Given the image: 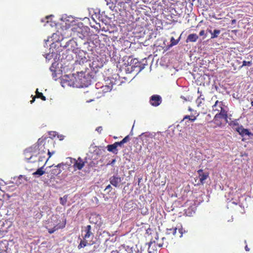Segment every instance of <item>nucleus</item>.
Segmentation results:
<instances>
[{"mask_svg":"<svg viewBox=\"0 0 253 253\" xmlns=\"http://www.w3.org/2000/svg\"><path fill=\"white\" fill-rule=\"evenodd\" d=\"M89 54L84 50H80L77 55L75 62V68L77 70L83 69H88L90 67V59Z\"/></svg>","mask_w":253,"mask_h":253,"instance_id":"obj_3","label":"nucleus"},{"mask_svg":"<svg viewBox=\"0 0 253 253\" xmlns=\"http://www.w3.org/2000/svg\"><path fill=\"white\" fill-rule=\"evenodd\" d=\"M178 40H175L173 37H171L170 39V45H176L178 43Z\"/></svg>","mask_w":253,"mask_h":253,"instance_id":"obj_33","label":"nucleus"},{"mask_svg":"<svg viewBox=\"0 0 253 253\" xmlns=\"http://www.w3.org/2000/svg\"><path fill=\"white\" fill-rule=\"evenodd\" d=\"M195 207H190L185 210V213L188 216H191L193 213L195 212Z\"/></svg>","mask_w":253,"mask_h":253,"instance_id":"obj_22","label":"nucleus"},{"mask_svg":"<svg viewBox=\"0 0 253 253\" xmlns=\"http://www.w3.org/2000/svg\"><path fill=\"white\" fill-rule=\"evenodd\" d=\"M110 183L115 187H118L121 182V178L117 176H112L109 178Z\"/></svg>","mask_w":253,"mask_h":253,"instance_id":"obj_12","label":"nucleus"},{"mask_svg":"<svg viewBox=\"0 0 253 253\" xmlns=\"http://www.w3.org/2000/svg\"><path fill=\"white\" fill-rule=\"evenodd\" d=\"M252 65V62L251 61H243L242 65L240 67V68L243 67V66H251Z\"/></svg>","mask_w":253,"mask_h":253,"instance_id":"obj_32","label":"nucleus"},{"mask_svg":"<svg viewBox=\"0 0 253 253\" xmlns=\"http://www.w3.org/2000/svg\"><path fill=\"white\" fill-rule=\"evenodd\" d=\"M65 166L64 163H60L58 164L57 166L53 167V168L51 170L50 173L52 176L58 175L60 174L62 172V170L61 169V167Z\"/></svg>","mask_w":253,"mask_h":253,"instance_id":"obj_13","label":"nucleus"},{"mask_svg":"<svg viewBox=\"0 0 253 253\" xmlns=\"http://www.w3.org/2000/svg\"><path fill=\"white\" fill-rule=\"evenodd\" d=\"M251 136H253V133H251V134L250 135Z\"/></svg>","mask_w":253,"mask_h":253,"instance_id":"obj_49","label":"nucleus"},{"mask_svg":"<svg viewBox=\"0 0 253 253\" xmlns=\"http://www.w3.org/2000/svg\"><path fill=\"white\" fill-rule=\"evenodd\" d=\"M116 8L120 11L126 10V0H116Z\"/></svg>","mask_w":253,"mask_h":253,"instance_id":"obj_14","label":"nucleus"},{"mask_svg":"<svg viewBox=\"0 0 253 253\" xmlns=\"http://www.w3.org/2000/svg\"><path fill=\"white\" fill-rule=\"evenodd\" d=\"M49 146L48 145L47 147H46V152L47 151V154L48 155V158L47 159V160H48L52 156V155L54 153V152H51L48 148L49 147Z\"/></svg>","mask_w":253,"mask_h":253,"instance_id":"obj_34","label":"nucleus"},{"mask_svg":"<svg viewBox=\"0 0 253 253\" xmlns=\"http://www.w3.org/2000/svg\"><path fill=\"white\" fill-rule=\"evenodd\" d=\"M112 85H105L101 87L102 91L105 93L110 91L112 89Z\"/></svg>","mask_w":253,"mask_h":253,"instance_id":"obj_24","label":"nucleus"},{"mask_svg":"<svg viewBox=\"0 0 253 253\" xmlns=\"http://www.w3.org/2000/svg\"><path fill=\"white\" fill-rule=\"evenodd\" d=\"M205 35V32L204 30H201L199 33V35L200 36H202Z\"/></svg>","mask_w":253,"mask_h":253,"instance_id":"obj_40","label":"nucleus"},{"mask_svg":"<svg viewBox=\"0 0 253 253\" xmlns=\"http://www.w3.org/2000/svg\"><path fill=\"white\" fill-rule=\"evenodd\" d=\"M130 140V138H129V135H127L126 136L125 138H124L122 140V141L125 143H126L128 141H129Z\"/></svg>","mask_w":253,"mask_h":253,"instance_id":"obj_37","label":"nucleus"},{"mask_svg":"<svg viewBox=\"0 0 253 253\" xmlns=\"http://www.w3.org/2000/svg\"><path fill=\"white\" fill-rule=\"evenodd\" d=\"M36 98H41L43 101H45L46 99L45 96L42 92L39 91L38 89H37L36 91V96H34L33 99L30 101L31 104L35 101Z\"/></svg>","mask_w":253,"mask_h":253,"instance_id":"obj_18","label":"nucleus"},{"mask_svg":"<svg viewBox=\"0 0 253 253\" xmlns=\"http://www.w3.org/2000/svg\"><path fill=\"white\" fill-rule=\"evenodd\" d=\"M43 167H42L39 169H38L35 172H34L33 174L34 175H38L39 176H41L44 173V171L43 170Z\"/></svg>","mask_w":253,"mask_h":253,"instance_id":"obj_25","label":"nucleus"},{"mask_svg":"<svg viewBox=\"0 0 253 253\" xmlns=\"http://www.w3.org/2000/svg\"><path fill=\"white\" fill-rule=\"evenodd\" d=\"M89 221L91 223L96 224L99 226H101L102 224L100 215L96 213L91 214L89 218Z\"/></svg>","mask_w":253,"mask_h":253,"instance_id":"obj_9","label":"nucleus"},{"mask_svg":"<svg viewBox=\"0 0 253 253\" xmlns=\"http://www.w3.org/2000/svg\"><path fill=\"white\" fill-rule=\"evenodd\" d=\"M197 172L199 174L200 183L203 184L205 183V180L209 176V173L208 172H204L202 169L198 170Z\"/></svg>","mask_w":253,"mask_h":253,"instance_id":"obj_16","label":"nucleus"},{"mask_svg":"<svg viewBox=\"0 0 253 253\" xmlns=\"http://www.w3.org/2000/svg\"><path fill=\"white\" fill-rule=\"evenodd\" d=\"M251 105L252 106H253V100L251 102Z\"/></svg>","mask_w":253,"mask_h":253,"instance_id":"obj_47","label":"nucleus"},{"mask_svg":"<svg viewBox=\"0 0 253 253\" xmlns=\"http://www.w3.org/2000/svg\"><path fill=\"white\" fill-rule=\"evenodd\" d=\"M196 117L194 116L186 115L184 117L182 121H184L185 119H188L189 121L191 122H194L196 120Z\"/></svg>","mask_w":253,"mask_h":253,"instance_id":"obj_30","label":"nucleus"},{"mask_svg":"<svg viewBox=\"0 0 253 253\" xmlns=\"http://www.w3.org/2000/svg\"><path fill=\"white\" fill-rule=\"evenodd\" d=\"M115 143L116 146H117V147L118 146H120V147H122L123 144H125V143L122 140H121L120 142H115Z\"/></svg>","mask_w":253,"mask_h":253,"instance_id":"obj_35","label":"nucleus"},{"mask_svg":"<svg viewBox=\"0 0 253 253\" xmlns=\"http://www.w3.org/2000/svg\"><path fill=\"white\" fill-rule=\"evenodd\" d=\"M162 102V97L159 95H153L150 98L149 102L150 104L153 106L157 107L161 104Z\"/></svg>","mask_w":253,"mask_h":253,"instance_id":"obj_7","label":"nucleus"},{"mask_svg":"<svg viewBox=\"0 0 253 253\" xmlns=\"http://www.w3.org/2000/svg\"><path fill=\"white\" fill-rule=\"evenodd\" d=\"M111 188H112L111 185H108V186H106V187L105 188V190L111 189Z\"/></svg>","mask_w":253,"mask_h":253,"instance_id":"obj_42","label":"nucleus"},{"mask_svg":"<svg viewBox=\"0 0 253 253\" xmlns=\"http://www.w3.org/2000/svg\"><path fill=\"white\" fill-rule=\"evenodd\" d=\"M236 22V20L235 19H233L231 20V24H235Z\"/></svg>","mask_w":253,"mask_h":253,"instance_id":"obj_41","label":"nucleus"},{"mask_svg":"<svg viewBox=\"0 0 253 253\" xmlns=\"http://www.w3.org/2000/svg\"><path fill=\"white\" fill-rule=\"evenodd\" d=\"M96 130L98 131L99 133H101V131L102 130V126H98L96 127Z\"/></svg>","mask_w":253,"mask_h":253,"instance_id":"obj_39","label":"nucleus"},{"mask_svg":"<svg viewBox=\"0 0 253 253\" xmlns=\"http://www.w3.org/2000/svg\"><path fill=\"white\" fill-rule=\"evenodd\" d=\"M198 38V36L196 34H191L188 36L186 42H196Z\"/></svg>","mask_w":253,"mask_h":253,"instance_id":"obj_20","label":"nucleus"},{"mask_svg":"<svg viewBox=\"0 0 253 253\" xmlns=\"http://www.w3.org/2000/svg\"><path fill=\"white\" fill-rule=\"evenodd\" d=\"M223 106L224 105L222 101L216 100L214 104L212 106V111L214 112H217V113L222 112V111H226L223 108Z\"/></svg>","mask_w":253,"mask_h":253,"instance_id":"obj_8","label":"nucleus"},{"mask_svg":"<svg viewBox=\"0 0 253 253\" xmlns=\"http://www.w3.org/2000/svg\"><path fill=\"white\" fill-rule=\"evenodd\" d=\"M84 232L85 234L83 236V238L84 239H91V240L93 239L94 237L93 233L91 232V227L90 225H87L84 227L83 232Z\"/></svg>","mask_w":253,"mask_h":253,"instance_id":"obj_10","label":"nucleus"},{"mask_svg":"<svg viewBox=\"0 0 253 253\" xmlns=\"http://www.w3.org/2000/svg\"><path fill=\"white\" fill-rule=\"evenodd\" d=\"M106 1L107 4L111 9L113 10L116 8V0H106Z\"/></svg>","mask_w":253,"mask_h":253,"instance_id":"obj_21","label":"nucleus"},{"mask_svg":"<svg viewBox=\"0 0 253 253\" xmlns=\"http://www.w3.org/2000/svg\"><path fill=\"white\" fill-rule=\"evenodd\" d=\"M166 242H168V241H167V239H166V240H164V243H166Z\"/></svg>","mask_w":253,"mask_h":253,"instance_id":"obj_48","label":"nucleus"},{"mask_svg":"<svg viewBox=\"0 0 253 253\" xmlns=\"http://www.w3.org/2000/svg\"><path fill=\"white\" fill-rule=\"evenodd\" d=\"M77 76L75 78V84L77 87H87L90 84L92 79L89 69L77 70Z\"/></svg>","mask_w":253,"mask_h":253,"instance_id":"obj_2","label":"nucleus"},{"mask_svg":"<svg viewBox=\"0 0 253 253\" xmlns=\"http://www.w3.org/2000/svg\"><path fill=\"white\" fill-rule=\"evenodd\" d=\"M244 127L242 126H238L237 128H236V130L241 134V131L243 129Z\"/></svg>","mask_w":253,"mask_h":253,"instance_id":"obj_36","label":"nucleus"},{"mask_svg":"<svg viewBox=\"0 0 253 253\" xmlns=\"http://www.w3.org/2000/svg\"><path fill=\"white\" fill-rule=\"evenodd\" d=\"M227 112L222 111V112L216 113L215 114L212 122L216 126L220 127L221 126L223 121L225 122V123H227Z\"/></svg>","mask_w":253,"mask_h":253,"instance_id":"obj_4","label":"nucleus"},{"mask_svg":"<svg viewBox=\"0 0 253 253\" xmlns=\"http://www.w3.org/2000/svg\"><path fill=\"white\" fill-rule=\"evenodd\" d=\"M141 138L143 142L150 143L153 141L152 135L149 133H144L141 135Z\"/></svg>","mask_w":253,"mask_h":253,"instance_id":"obj_17","label":"nucleus"},{"mask_svg":"<svg viewBox=\"0 0 253 253\" xmlns=\"http://www.w3.org/2000/svg\"><path fill=\"white\" fill-rule=\"evenodd\" d=\"M178 232L179 233V237H181L183 234V228H181L178 229Z\"/></svg>","mask_w":253,"mask_h":253,"instance_id":"obj_38","label":"nucleus"},{"mask_svg":"<svg viewBox=\"0 0 253 253\" xmlns=\"http://www.w3.org/2000/svg\"><path fill=\"white\" fill-rule=\"evenodd\" d=\"M241 135L242 136H245V135H248V136H250V135L251 134V132H250V131L249 130V129H246V128H243V129H242L241 131Z\"/></svg>","mask_w":253,"mask_h":253,"instance_id":"obj_29","label":"nucleus"},{"mask_svg":"<svg viewBox=\"0 0 253 253\" xmlns=\"http://www.w3.org/2000/svg\"><path fill=\"white\" fill-rule=\"evenodd\" d=\"M208 31L211 35L212 31L211 30H208Z\"/></svg>","mask_w":253,"mask_h":253,"instance_id":"obj_45","label":"nucleus"},{"mask_svg":"<svg viewBox=\"0 0 253 253\" xmlns=\"http://www.w3.org/2000/svg\"><path fill=\"white\" fill-rule=\"evenodd\" d=\"M204 100V98L202 97V95L201 94L200 96L198 97L196 100V103L197 104V106L198 107H201L202 104H203V101Z\"/></svg>","mask_w":253,"mask_h":253,"instance_id":"obj_27","label":"nucleus"},{"mask_svg":"<svg viewBox=\"0 0 253 253\" xmlns=\"http://www.w3.org/2000/svg\"><path fill=\"white\" fill-rule=\"evenodd\" d=\"M107 149L109 152H112L114 154H117L118 153L117 146H116L115 143L113 144L108 145L107 146Z\"/></svg>","mask_w":253,"mask_h":253,"instance_id":"obj_19","label":"nucleus"},{"mask_svg":"<svg viewBox=\"0 0 253 253\" xmlns=\"http://www.w3.org/2000/svg\"><path fill=\"white\" fill-rule=\"evenodd\" d=\"M71 164H73V167L75 170H81L85 165V162L81 158L79 157L78 159L73 158H69Z\"/></svg>","mask_w":253,"mask_h":253,"instance_id":"obj_5","label":"nucleus"},{"mask_svg":"<svg viewBox=\"0 0 253 253\" xmlns=\"http://www.w3.org/2000/svg\"><path fill=\"white\" fill-rule=\"evenodd\" d=\"M48 145H53V141L52 140H47L42 138H39L37 142L25 150L24 154L25 158L30 160L33 157L45 154L46 147Z\"/></svg>","mask_w":253,"mask_h":253,"instance_id":"obj_1","label":"nucleus"},{"mask_svg":"<svg viewBox=\"0 0 253 253\" xmlns=\"http://www.w3.org/2000/svg\"><path fill=\"white\" fill-rule=\"evenodd\" d=\"M220 33V30L217 29L214 30V31L211 33V39H214L217 38Z\"/></svg>","mask_w":253,"mask_h":253,"instance_id":"obj_26","label":"nucleus"},{"mask_svg":"<svg viewBox=\"0 0 253 253\" xmlns=\"http://www.w3.org/2000/svg\"><path fill=\"white\" fill-rule=\"evenodd\" d=\"M76 33L77 36L82 40L84 39L88 35L87 32L85 30L84 28V29L80 27L78 28Z\"/></svg>","mask_w":253,"mask_h":253,"instance_id":"obj_15","label":"nucleus"},{"mask_svg":"<svg viewBox=\"0 0 253 253\" xmlns=\"http://www.w3.org/2000/svg\"><path fill=\"white\" fill-rule=\"evenodd\" d=\"M111 253H119L117 251H113Z\"/></svg>","mask_w":253,"mask_h":253,"instance_id":"obj_44","label":"nucleus"},{"mask_svg":"<svg viewBox=\"0 0 253 253\" xmlns=\"http://www.w3.org/2000/svg\"><path fill=\"white\" fill-rule=\"evenodd\" d=\"M66 224V219L64 218L62 223H58L57 224L55 225L52 228H50L48 229V233L50 234L53 233L56 230H58L60 229L64 228Z\"/></svg>","mask_w":253,"mask_h":253,"instance_id":"obj_11","label":"nucleus"},{"mask_svg":"<svg viewBox=\"0 0 253 253\" xmlns=\"http://www.w3.org/2000/svg\"><path fill=\"white\" fill-rule=\"evenodd\" d=\"M156 240H157V242H156L155 241H154V242L151 241L149 243V248H148V252L149 253H152V252H153L151 251V247H152V246H153V244L154 246H157L159 248H161V247H167V246L168 245V242H166V243L164 242V241L166 240L165 237H163L162 238V241H160L158 239H156Z\"/></svg>","mask_w":253,"mask_h":253,"instance_id":"obj_6","label":"nucleus"},{"mask_svg":"<svg viewBox=\"0 0 253 253\" xmlns=\"http://www.w3.org/2000/svg\"><path fill=\"white\" fill-rule=\"evenodd\" d=\"M189 111H191V109L190 108H189Z\"/></svg>","mask_w":253,"mask_h":253,"instance_id":"obj_50","label":"nucleus"},{"mask_svg":"<svg viewBox=\"0 0 253 253\" xmlns=\"http://www.w3.org/2000/svg\"><path fill=\"white\" fill-rule=\"evenodd\" d=\"M245 250L246 251H250V249L248 248V246H246L245 247Z\"/></svg>","mask_w":253,"mask_h":253,"instance_id":"obj_43","label":"nucleus"},{"mask_svg":"<svg viewBox=\"0 0 253 253\" xmlns=\"http://www.w3.org/2000/svg\"><path fill=\"white\" fill-rule=\"evenodd\" d=\"M115 162V160H113L111 163V164H113Z\"/></svg>","mask_w":253,"mask_h":253,"instance_id":"obj_46","label":"nucleus"},{"mask_svg":"<svg viewBox=\"0 0 253 253\" xmlns=\"http://www.w3.org/2000/svg\"><path fill=\"white\" fill-rule=\"evenodd\" d=\"M89 245L88 243L87 239H84L83 238V239H81L80 244L78 245V249H81L82 248H84L86 247L87 245Z\"/></svg>","mask_w":253,"mask_h":253,"instance_id":"obj_23","label":"nucleus"},{"mask_svg":"<svg viewBox=\"0 0 253 253\" xmlns=\"http://www.w3.org/2000/svg\"><path fill=\"white\" fill-rule=\"evenodd\" d=\"M177 233V228H172L170 229H167V233L168 234H172L174 236H176Z\"/></svg>","mask_w":253,"mask_h":253,"instance_id":"obj_28","label":"nucleus"},{"mask_svg":"<svg viewBox=\"0 0 253 253\" xmlns=\"http://www.w3.org/2000/svg\"><path fill=\"white\" fill-rule=\"evenodd\" d=\"M67 202V196L65 195L63 197H61L60 198V203L62 205H63V206L65 205L66 204Z\"/></svg>","mask_w":253,"mask_h":253,"instance_id":"obj_31","label":"nucleus"}]
</instances>
